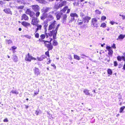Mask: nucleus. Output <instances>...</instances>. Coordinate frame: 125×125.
Listing matches in <instances>:
<instances>
[{
  "label": "nucleus",
  "instance_id": "4",
  "mask_svg": "<svg viewBox=\"0 0 125 125\" xmlns=\"http://www.w3.org/2000/svg\"><path fill=\"white\" fill-rule=\"evenodd\" d=\"M71 17L70 19H69V22H71L74 21L75 20V18H77L78 17V15L76 13H72L70 14Z\"/></svg>",
  "mask_w": 125,
  "mask_h": 125
},
{
  "label": "nucleus",
  "instance_id": "57",
  "mask_svg": "<svg viewBox=\"0 0 125 125\" xmlns=\"http://www.w3.org/2000/svg\"><path fill=\"white\" fill-rule=\"evenodd\" d=\"M119 16H121L122 17H123V16H124V15H123L122 14H120L119 15Z\"/></svg>",
  "mask_w": 125,
  "mask_h": 125
},
{
  "label": "nucleus",
  "instance_id": "29",
  "mask_svg": "<svg viewBox=\"0 0 125 125\" xmlns=\"http://www.w3.org/2000/svg\"><path fill=\"white\" fill-rule=\"evenodd\" d=\"M125 108V106H124L123 107H120V110L119 112L120 113H122L124 109Z\"/></svg>",
  "mask_w": 125,
  "mask_h": 125
},
{
  "label": "nucleus",
  "instance_id": "33",
  "mask_svg": "<svg viewBox=\"0 0 125 125\" xmlns=\"http://www.w3.org/2000/svg\"><path fill=\"white\" fill-rule=\"evenodd\" d=\"M117 59L119 61H121L122 60H123L122 56L121 57L120 56H118L117 57Z\"/></svg>",
  "mask_w": 125,
  "mask_h": 125
},
{
  "label": "nucleus",
  "instance_id": "45",
  "mask_svg": "<svg viewBox=\"0 0 125 125\" xmlns=\"http://www.w3.org/2000/svg\"><path fill=\"white\" fill-rule=\"evenodd\" d=\"M114 66H116L118 65V64L116 61H115L114 62Z\"/></svg>",
  "mask_w": 125,
  "mask_h": 125
},
{
  "label": "nucleus",
  "instance_id": "14",
  "mask_svg": "<svg viewBox=\"0 0 125 125\" xmlns=\"http://www.w3.org/2000/svg\"><path fill=\"white\" fill-rule=\"evenodd\" d=\"M62 16L63 17L62 21L63 23H64V22H65L67 17V15L66 14H63L62 13Z\"/></svg>",
  "mask_w": 125,
  "mask_h": 125
},
{
  "label": "nucleus",
  "instance_id": "17",
  "mask_svg": "<svg viewBox=\"0 0 125 125\" xmlns=\"http://www.w3.org/2000/svg\"><path fill=\"white\" fill-rule=\"evenodd\" d=\"M22 20L24 19L25 20H28L29 19V18L28 16L25 14H23L22 17Z\"/></svg>",
  "mask_w": 125,
  "mask_h": 125
},
{
  "label": "nucleus",
  "instance_id": "34",
  "mask_svg": "<svg viewBox=\"0 0 125 125\" xmlns=\"http://www.w3.org/2000/svg\"><path fill=\"white\" fill-rule=\"evenodd\" d=\"M39 92V89H38L37 90H36L35 91H34V96L35 95L38 94Z\"/></svg>",
  "mask_w": 125,
  "mask_h": 125
},
{
  "label": "nucleus",
  "instance_id": "50",
  "mask_svg": "<svg viewBox=\"0 0 125 125\" xmlns=\"http://www.w3.org/2000/svg\"><path fill=\"white\" fill-rule=\"evenodd\" d=\"M12 48L13 50H14L16 49L17 48V47L15 46H14L12 47Z\"/></svg>",
  "mask_w": 125,
  "mask_h": 125
},
{
  "label": "nucleus",
  "instance_id": "23",
  "mask_svg": "<svg viewBox=\"0 0 125 125\" xmlns=\"http://www.w3.org/2000/svg\"><path fill=\"white\" fill-rule=\"evenodd\" d=\"M125 37V35L121 34L118 36V39H117V40H118V39H124Z\"/></svg>",
  "mask_w": 125,
  "mask_h": 125
},
{
  "label": "nucleus",
  "instance_id": "1",
  "mask_svg": "<svg viewBox=\"0 0 125 125\" xmlns=\"http://www.w3.org/2000/svg\"><path fill=\"white\" fill-rule=\"evenodd\" d=\"M59 26V24L57 25L56 21H54L49 26L48 30H50L52 29V30L50 32L48 33V35L50 36H53V38L54 39H55L56 35L57 33V31Z\"/></svg>",
  "mask_w": 125,
  "mask_h": 125
},
{
  "label": "nucleus",
  "instance_id": "25",
  "mask_svg": "<svg viewBox=\"0 0 125 125\" xmlns=\"http://www.w3.org/2000/svg\"><path fill=\"white\" fill-rule=\"evenodd\" d=\"M39 11H38L35 12L36 13H35V16L36 17H37V18L39 17L40 14V12Z\"/></svg>",
  "mask_w": 125,
  "mask_h": 125
},
{
  "label": "nucleus",
  "instance_id": "26",
  "mask_svg": "<svg viewBox=\"0 0 125 125\" xmlns=\"http://www.w3.org/2000/svg\"><path fill=\"white\" fill-rule=\"evenodd\" d=\"M74 6H76L79 5V2L77 0L75 1L73 3Z\"/></svg>",
  "mask_w": 125,
  "mask_h": 125
},
{
  "label": "nucleus",
  "instance_id": "36",
  "mask_svg": "<svg viewBox=\"0 0 125 125\" xmlns=\"http://www.w3.org/2000/svg\"><path fill=\"white\" fill-rule=\"evenodd\" d=\"M100 26L103 28H105L106 27V24L105 23H101Z\"/></svg>",
  "mask_w": 125,
  "mask_h": 125
},
{
  "label": "nucleus",
  "instance_id": "44",
  "mask_svg": "<svg viewBox=\"0 0 125 125\" xmlns=\"http://www.w3.org/2000/svg\"><path fill=\"white\" fill-rule=\"evenodd\" d=\"M39 36V34L38 33H37L35 34V37L36 38H38Z\"/></svg>",
  "mask_w": 125,
  "mask_h": 125
},
{
  "label": "nucleus",
  "instance_id": "32",
  "mask_svg": "<svg viewBox=\"0 0 125 125\" xmlns=\"http://www.w3.org/2000/svg\"><path fill=\"white\" fill-rule=\"evenodd\" d=\"M107 73L108 74L111 75L112 74V72L111 69H108L107 70Z\"/></svg>",
  "mask_w": 125,
  "mask_h": 125
},
{
  "label": "nucleus",
  "instance_id": "40",
  "mask_svg": "<svg viewBox=\"0 0 125 125\" xmlns=\"http://www.w3.org/2000/svg\"><path fill=\"white\" fill-rule=\"evenodd\" d=\"M40 37L42 39H43L45 37V35L44 34H42L41 35Z\"/></svg>",
  "mask_w": 125,
  "mask_h": 125
},
{
  "label": "nucleus",
  "instance_id": "62",
  "mask_svg": "<svg viewBox=\"0 0 125 125\" xmlns=\"http://www.w3.org/2000/svg\"><path fill=\"white\" fill-rule=\"evenodd\" d=\"M25 108H26L27 109L28 108V105H25Z\"/></svg>",
  "mask_w": 125,
  "mask_h": 125
},
{
  "label": "nucleus",
  "instance_id": "24",
  "mask_svg": "<svg viewBox=\"0 0 125 125\" xmlns=\"http://www.w3.org/2000/svg\"><path fill=\"white\" fill-rule=\"evenodd\" d=\"M12 59L13 60V61L15 62H16L18 61L17 57L16 55H13Z\"/></svg>",
  "mask_w": 125,
  "mask_h": 125
},
{
  "label": "nucleus",
  "instance_id": "42",
  "mask_svg": "<svg viewBox=\"0 0 125 125\" xmlns=\"http://www.w3.org/2000/svg\"><path fill=\"white\" fill-rule=\"evenodd\" d=\"M24 7L22 6H18L17 7V8L18 9H22L24 8Z\"/></svg>",
  "mask_w": 125,
  "mask_h": 125
},
{
  "label": "nucleus",
  "instance_id": "27",
  "mask_svg": "<svg viewBox=\"0 0 125 125\" xmlns=\"http://www.w3.org/2000/svg\"><path fill=\"white\" fill-rule=\"evenodd\" d=\"M68 7L67 6H66L64 8L61 10V12H63V13H64L66 10L67 9Z\"/></svg>",
  "mask_w": 125,
  "mask_h": 125
},
{
  "label": "nucleus",
  "instance_id": "53",
  "mask_svg": "<svg viewBox=\"0 0 125 125\" xmlns=\"http://www.w3.org/2000/svg\"><path fill=\"white\" fill-rule=\"evenodd\" d=\"M3 121L4 122H8V120L7 118H5L4 119Z\"/></svg>",
  "mask_w": 125,
  "mask_h": 125
},
{
  "label": "nucleus",
  "instance_id": "46",
  "mask_svg": "<svg viewBox=\"0 0 125 125\" xmlns=\"http://www.w3.org/2000/svg\"><path fill=\"white\" fill-rule=\"evenodd\" d=\"M45 54L46 55H47L49 57H50L49 55V52L47 51L45 52Z\"/></svg>",
  "mask_w": 125,
  "mask_h": 125
},
{
  "label": "nucleus",
  "instance_id": "5",
  "mask_svg": "<svg viewBox=\"0 0 125 125\" xmlns=\"http://www.w3.org/2000/svg\"><path fill=\"white\" fill-rule=\"evenodd\" d=\"M26 13L30 15V16L32 18H33L35 16V13L32 11L30 9H27L26 12Z\"/></svg>",
  "mask_w": 125,
  "mask_h": 125
},
{
  "label": "nucleus",
  "instance_id": "8",
  "mask_svg": "<svg viewBox=\"0 0 125 125\" xmlns=\"http://www.w3.org/2000/svg\"><path fill=\"white\" fill-rule=\"evenodd\" d=\"M97 20L96 18H94L92 19V25L94 27H97L98 24L97 23Z\"/></svg>",
  "mask_w": 125,
  "mask_h": 125
},
{
  "label": "nucleus",
  "instance_id": "43",
  "mask_svg": "<svg viewBox=\"0 0 125 125\" xmlns=\"http://www.w3.org/2000/svg\"><path fill=\"white\" fill-rule=\"evenodd\" d=\"M106 17L104 16H103L101 17V19L102 20H104L106 19Z\"/></svg>",
  "mask_w": 125,
  "mask_h": 125
},
{
  "label": "nucleus",
  "instance_id": "56",
  "mask_svg": "<svg viewBox=\"0 0 125 125\" xmlns=\"http://www.w3.org/2000/svg\"><path fill=\"white\" fill-rule=\"evenodd\" d=\"M122 67V65H121V64H120V65H119V66H118V68H121Z\"/></svg>",
  "mask_w": 125,
  "mask_h": 125
},
{
  "label": "nucleus",
  "instance_id": "35",
  "mask_svg": "<svg viewBox=\"0 0 125 125\" xmlns=\"http://www.w3.org/2000/svg\"><path fill=\"white\" fill-rule=\"evenodd\" d=\"M95 12V13L97 14H100L101 13V12L98 10H96Z\"/></svg>",
  "mask_w": 125,
  "mask_h": 125
},
{
  "label": "nucleus",
  "instance_id": "22",
  "mask_svg": "<svg viewBox=\"0 0 125 125\" xmlns=\"http://www.w3.org/2000/svg\"><path fill=\"white\" fill-rule=\"evenodd\" d=\"M54 7L56 9H58L59 8L62 7V5L60 3L57 4L55 5Z\"/></svg>",
  "mask_w": 125,
  "mask_h": 125
},
{
  "label": "nucleus",
  "instance_id": "39",
  "mask_svg": "<svg viewBox=\"0 0 125 125\" xmlns=\"http://www.w3.org/2000/svg\"><path fill=\"white\" fill-rule=\"evenodd\" d=\"M52 44L54 46H55L57 44V42L56 41L54 40Z\"/></svg>",
  "mask_w": 125,
  "mask_h": 125
},
{
  "label": "nucleus",
  "instance_id": "41",
  "mask_svg": "<svg viewBox=\"0 0 125 125\" xmlns=\"http://www.w3.org/2000/svg\"><path fill=\"white\" fill-rule=\"evenodd\" d=\"M24 36L25 37L29 39H30L31 38V36H30L29 35H24Z\"/></svg>",
  "mask_w": 125,
  "mask_h": 125
},
{
  "label": "nucleus",
  "instance_id": "3",
  "mask_svg": "<svg viewBox=\"0 0 125 125\" xmlns=\"http://www.w3.org/2000/svg\"><path fill=\"white\" fill-rule=\"evenodd\" d=\"M36 59L31 56L29 53H28V54L25 55V60L26 61L29 62H30L31 60H36Z\"/></svg>",
  "mask_w": 125,
  "mask_h": 125
},
{
  "label": "nucleus",
  "instance_id": "20",
  "mask_svg": "<svg viewBox=\"0 0 125 125\" xmlns=\"http://www.w3.org/2000/svg\"><path fill=\"white\" fill-rule=\"evenodd\" d=\"M123 55L124 56H122L123 60L125 62L122 69L124 70H125V53H123Z\"/></svg>",
  "mask_w": 125,
  "mask_h": 125
},
{
  "label": "nucleus",
  "instance_id": "58",
  "mask_svg": "<svg viewBox=\"0 0 125 125\" xmlns=\"http://www.w3.org/2000/svg\"><path fill=\"white\" fill-rule=\"evenodd\" d=\"M49 17L52 18H53V16H52L51 15H49Z\"/></svg>",
  "mask_w": 125,
  "mask_h": 125
},
{
  "label": "nucleus",
  "instance_id": "15",
  "mask_svg": "<svg viewBox=\"0 0 125 125\" xmlns=\"http://www.w3.org/2000/svg\"><path fill=\"white\" fill-rule=\"evenodd\" d=\"M35 26L37 27L35 32H37L39 30H41L42 27V26L41 25L38 24L36 25H35Z\"/></svg>",
  "mask_w": 125,
  "mask_h": 125
},
{
  "label": "nucleus",
  "instance_id": "9",
  "mask_svg": "<svg viewBox=\"0 0 125 125\" xmlns=\"http://www.w3.org/2000/svg\"><path fill=\"white\" fill-rule=\"evenodd\" d=\"M106 48L109 51V52H108V54L111 56H112L113 52L110 46H106Z\"/></svg>",
  "mask_w": 125,
  "mask_h": 125
},
{
  "label": "nucleus",
  "instance_id": "51",
  "mask_svg": "<svg viewBox=\"0 0 125 125\" xmlns=\"http://www.w3.org/2000/svg\"><path fill=\"white\" fill-rule=\"evenodd\" d=\"M112 47L114 49H115L116 48V47L115 46V44L114 43L113 45L112 46Z\"/></svg>",
  "mask_w": 125,
  "mask_h": 125
},
{
  "label": "nucleus",
  "instance_id": "61",
  "mask_svg": "<svg viewBox=\"0 0 125 125\" xmlns=\"http://www.w3.org/2000/svg\"><path fill=\"white\" fill-rule=\"evenodd\" d=\"M19 31H21V28H19Z\"/></svg>",
  "mask_w": 125,
  "mask_h": 125
},
{
  "label": "nucleus",
  "instance_id": "48",
  "mask_svg": "<svg viewBox=\"0 0 125 125\" xmlns=\"http://www.w3.org/2000/svg\"><path fill=\"white\" fill-rule=\"evenodd\" d=\"M80 15L82 17L84 15V14L82 12H81L80 13Z\"/></svg>",
  "mask_w": 125,
  "mask_h": 125
},
{
  "label": "nucleus",
  "instance_id": "63",
  "mask_svg": "<svg viewBox=\"0 0 125 125\" xmlns=\"http://www.w3.org/2000/svg\"><path fill=\"white\" fill-rule=\"evenodd\" d=\"M110 58H109V59H108V60H107V62H109V61H110Z\"/></svg>",
  "mask_w": 125,
  "mask_h": 125
},
{
  "label": "nucleus",
  "instance_id": "47",
  "mask_svg": "<svg viewBox=\"0 0 125 125\" xmlns=\"http://www.w3.org/2000/svg\"><path fill=\"white\" fill-rule=\"evenodd\" d=\"M81 55H82L83 56L82 57V58H85L84 57H88L86 56H85L84 54H82V55L81 54Z\"/></svg>",
  "mask_w": 125,
  "mask_h": 125
},
{
  "label": "nucleus",
  "instance_id": "60",
  "mask_svg": "<svg viewBox=\"0 0 125 125\" xmlns=\"http://www.w3.org/2000/svg\"><path fill=\"white\" fill-rule=\"evenodd\" d=\"M104 45H105V44H104V43L103 44H102L101 45V47H103L104 46Z\"/></svg>",
  "mask_w": 125,
  "mask_h": 125
},
{
  "label": "nucleus",
  "instance_id": "52",
  "mask_svg": "<svg viewBox=\"0 0 125 125\" xmlns=\"http://www.w3.org/2000/svg\"><path fill=\"white\" fill-rule=\"evenodd\" d=\"M45 37H46V38H48V34L47 33H45Z\"/></svg>",
  "mask_w": 125,
  "mask_h": 125
},
{
  "label": "nucleus",
  "instance_id": "37",
  "mask_svg": "<svg viewBox=\"0 0 125 125\" xmlns=\"http://www.w3.org/2000/svg\"><path fill=\"white\" fill-rule=\"evenodd\" d=\"M66 1L65 0H64L62 1L60 4H62V7L63 6L66 4Z\"/></svg>",
  "mask_w": 125,
  "mask_h": 125
},
{
  "label": "nucleus",
  "instance_id": "19",
  "mask_svg": "<svg viewBox=\"0 0 125 125\" xmlns=\"http://www.w3.org/2000/svg\"><path fill=\"white\" fill-rule=\"evenodd\" d=\"M46 57L44 55H42L40 57H38L37 58L39 61H41L43 60V59L46 58Z\"/></svg>",
  "mask_w": 125,
  "mask_h": 125
},
{
  "label": "nucleus",
  "instance_id": "21",
  "mask_svg": "<svg viewBox=\"0 0 125 125\" xmlns=\"http://www.w3.org/2000/svg\"><path fill=\"white\" fill-rule=\"evenodd\" d=\"M25 27H27L30 25L29 23L26 22L25 21H23L21 23Z\"/></svg>",
  "mask_w": 125,
  "mask_h": 125
},
{
  "label": "nucleus",
  "instance_id": "30",
  "mask_svg": "<svg viewBox=\"0 0 125 125\" xmlns=\"http://www.w3.org/2000/svg\"><path fill=\"white\" fill-rule=\"evenodd\" d=\"M6 42L8 44H10L12 43V41L10 40H8L7 39H6Z\"/></svg>",
  "mask_w": 125,
  "mask_h": 125
},
{
  "label": "nucleus",
  "instance_id": "55",
  "mask_svg": "<svg viewBox=\"0 0 125 125\" xmlns=\"http://www.w3.org/2000/svg\"><path fill=\"white\" fill-rule=\"evenodd\" d=\"M111 24L112 25H113L114 23H115V22H114L113 21H111L110 22Z\"/></svg>",
  "mask_w": 125,
  "mask_h": 125
},
{
  "label": "nucleus",
  "instance_id": "10",
  "mask_svg": "<svg viewBox=\"0 0 125 125\" xmlns=\"http://www.w3.org/2000/svg\"><path fill=\"white\" fill-rule=\"evenodd\" d=\"M35 75L37 76L40 75V72L38 68L35 67L33 69Z\"/></svg>",
  "mask_w": 125,
  "mask_h": 125
},
{
  "label": "nucleus",
  "instance_id": "12",
  "mask_svg": "<svg viewBox=\"0 0 125 125\" xmlns=\"http://www.w3.org/2000/svg\"><path fill=\"white\" fill-rule=\"evenodd\" d=\"M47 14L45 13H43L40 16L41 19L42 20H44L47 17Z\"/></svg>",
  "mask_w": 125,
  "mask_h": 125
},
{
  "label": "nucleus",
  "instance_id": "59",
  "mask_svg": "<svg viewBox=\"0 0 125 125\" xmlns=\"http://www.w3.org/2000/svg\"><path fill=\"white\" fill-rule=\"evenodd\" d=\"M122 17V19L123 20H124V19H125V17L124 16H123Z\"/></svg>",
  "mask_w": 125,
  "mask_h": 125
},
{
  "label": "nucleus",
  "instance_id": "54",
  "mask_svg": "<svg viewBox=\"0 0 125 125\" xmlns=\"http://www.w3.org/2000/svg\"><path fill=\"white\" fill-rule=\"evenodd\" d=\"M70 9H67V13H69L70 12Z\"/></svg>",
  "mask_w": 125,
  "mask_h": 125
},
{
  "label": "nucleus",
  "instance_id": "16",
  "mask_svg": "<svg viewBox=\"0 0 125 125\" xmlns=\"http://www.w3.org/2000/svg\"><path fill=\"white\" fill-rule=\"evenodd\" d=\"M62 12H60L58 13L56 15V17L57 18V20H59L61 17L62 16Z\"/></svg>",
  "mask_w": 125,
  "mask_h": 125
},
{
  "label": "nucleus",
  "instance_id": "49",
  "mask_svg": "<svg viewBox=\"0 0 125 125\" xmlns=\"http://www.w3.org/2000/svg\"><path fill=\"white\" fill-rule=\"evenodd\" d=\"M83 21L79 22L78 23V25H81L83 24Z\"/></svg>",
  "mask_w": 125,
  "mask_h": 125
},
{
  "label": "nucleus",
  "instance_id": "6",
  "mask_svg": "<svg viewBox=\"0 0 125 125\" xmlns=\"http://www.w3.org/2000/svg\"><path fill=\"white\" fill-rule=\"evenodd\" d=\"M39 22L38 19L35 17H34L32 19L31 24L33 25H36Z\"/></svg>",
  "mask_w": 125,
  "mask_h": 125
},
{
  "label": "nucleus",
  "instance_id": "31",
  "mask_svg": "<svg viewBox=\"0 0 125 125\" xmlns=\"http://www.w3.org/2000/svg\"><path fill=\"white\" fill-rule=\"evenodd\" d=\"M83 92L85 93V94L86 95H88L89 94V93L88 92V91L87 89H85L84 90Z\"/></svg>",
  "mask_w": 125,
  "mask_h": 125
},
{
  "label": "nucleus",
  "instance_id": "64",
  "mask_svg": "<svg viewBox=\"0 0 125 125\" xmlns=\"http://www.w3.org/2000/svg\"><path fill=\"white\" fill-rule=\"evenodd\" d=\"M21 0H17V1L18 2H20V1Z\"/></svg>",
  "mask_w": 125,
  "mask_h": 125
},
{
  "label": "nucleus",
  "instance_id": "38",
  "mask_svg": "<svg viewBox=\"0 0 125 125\" xmlns=\"http://www.w3.org/2000/svg\"><path fill=\"white\" fill-rule=\"evenodd\" d=\"M11 92L12 93H14L16 94H18V92L15 90H13Z\"/></svg>",
  "mask_w": 125,
  "mask_h": 125
},
{
  "label": "nucleus",
  "instance_id": "7",
  "mask_svg": "<svg viewBox=\"0 0 125 125\" xmlns=\"http://www.w3.org/2000/svg\"><path fill=\"white\" fill-rule=\"evenodd\" d=\"M31 7L33 10L35 12L40 10V8L39 6L37 5H32L31 6Z\"/></svg>",
  "mask_w": 125,
  "mask_h": 125
},
{
  "label": "nucleus",
  "instance_id": "11",
  "mask_svg": "<svg viewBox=\"0 0 125 125\" xmlns=\"http://www.w3.org/2000/svg\"><path fill=\"white\" fill-rule=\"evenodd\" d=\"M91 19V18L90 17L86 16L84 18H83V21L84 23H88L89 22V21Z\"/></svg>",
  "mask_w": 125,
  "mask_h": 125
},
{
  "label": "nucleus",
  "instance_id": "28",
  "mask_svg": "<svg viewBox=\"0 0 125 125\" xmlns=\"http://www.w3.org/2000/svg\"><path fill=\"white\" fill-rule=\"evenodd\" d=\"M74 59L78 60H80V58L79 56L75 54L74 55Z\"/></svg>",
  "mask_w": 125,
  "mask_h": 125
},
{
  "label": "nucleus",
  "instance_id": "13",
  "mask_svg": "<svg viewBox=\"0 0 125 125\" xmlns=\"http://www.w3.org/2000/svg\"><path fill=\"white\" fill-rule=\"evenodd\" d=\"M51 9V8L45 7L43 8V11L44 12V13H46L48 12Z\"/></svg>",
  "mask_w": 125,
  "mask_h": 125
},
{
  "label": "nucleus",
  "instance_id": "2",
  "mask_svg": "<svg viewBox=\"0 0 125 125\" xmlns=\"http://www.w3.org/2000/svg\"><path fill=\"white\" fill-rule=\"evenodd\" d=\"M42 41L44 42V43L45 44V46L47 47L48 51L51 50L52 49L53 46L52 44L51 43H50L47 44L46 43V42L49 43V42L47 41H44V40H43Z\"/></svg>",
  "mask_w": 125,
  "mask_h": 125
},
{
  "label": "nucleus",
  "instance_id": "18",
  "mask_svg": "<svg viewBox=\"0 0 125 125\" xmlns=\"http://www.w3.org/2000/svg\"><path fill=\"white\" fill-rule=\"evenodd\" d=\"M3 11L7 13L11 14H12L11 12L9 9H5L3 10Z\"/></svg>",
  "mask_w": 125,
  "mask_h": 125
}]
</instances>
